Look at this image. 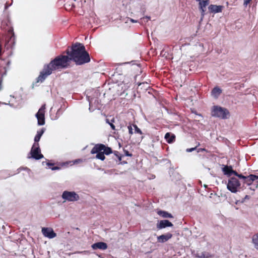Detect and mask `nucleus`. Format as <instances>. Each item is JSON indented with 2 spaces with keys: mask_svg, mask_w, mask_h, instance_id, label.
Wrapping results in <instances>:
<instances>
[{
  "mask_svg": "<svg viewBox=\"0 0 258 258\" xmlns=\"http://www.w3.org/2000/svg\"><path fill=\"white\" fill-rule=\"evenodd\" d=\"M197 256L201 258H208L209 257V254L208 253L202 252L199 254Z\"/></svg>",
  "mask_w": 258,
  "mask_h": 258,
  "instance_id": "obj_26",
  "label": "nucleus"
},
{
  "mask_svg": "<svg viewBox=\"0 0 258 258\" xmlns=\"http://www.w3.org/2000/svg\"><path fill=\"white\" fill-rule=\"evenodd\" d=\"M240 186V183L238 180L235 177H231L228 180L227 187L232 192L236 193L238 191Z\"/></svg>",
  "mask_w": 258,
  "mask_h": 258,
  "instance_id": "obj_6",
  "label": "nucleus"
},
{
  "mask_svg": "<svg viewBox=\"0 0 258 258\" xmlns=\"http://www.w3.org/2000/svg\"><path fill=\"white\" fill-rule=\"evenodd\" d=\"M88 101L89 102V105H90L89 110H91V104L93 103V99H90V98L88 97Z\"/></svg>",
  "mask_w": 258,
  "mask_h": 258,
  "instance_id": "obj_33",
  "label": "nucleus"
},
{
  "mask_svg": "<svg viewBox=\"0 0 258 258\" xmlns=\"http://www.w3.org/2000/svg\"><path fill=\"white\" fill-rule=\"evenodd\" d=\"M42 233L45 237L50 239L54 238L56 236V233L51 228H42Z\"/></svg>",
  "mask_w": 258,
  "mask_h": 258,
  "instance_id": "obj_11",
  "label": "nucleus"
},
{
  "mask_svg": "<svg viewBox=\"0 0 258 258\" xmlns=\"http://www.w3.org/2000/svg\"><path fill=\"white\" fill-rule=\"evenodd\" d=\"M61 198L64 202H76L80 199L79 196L75 191H64L61 195Z\"/></svg>",
  "mask_w": 258,
  "mask_h": 258,
  "instance_id": "obj_5",
  "label": "nucleus"
},
{
  "mask_svg": "<svg viewBox=\"0 0 258 258\" xmlns=\"http://www.w3.org/2000/svg\"><path fill=\"white\" fill-rule=\"evenodd\" d=\"M172 237L170 233H167L157 237V241L160 243H164L169 240Z\"/></svg>",
  "mask_w": 258,
  "mask_h": 258,
  "instance_id": "obj_13",
  "label": "nucleus"
},
{
  "mask_svg": "<svg viewBox=\"0 0 258 258\" xmlns=\"http://www.w3.org/2000/svg\"><path fill=\"white\" fill-rule=\"evenodd\" d=\"M133 125H128V127H127L128 130V132H129V134H131V135H132L133 134Z\"/></svg>",
  "mask_w": 258,
  "mask_h": 258,
  "instance_id": "obj_30",
  "label": "nucleus"
},
{
  "mask_svg": "<svg viewBox=\"0 0 258 258\" xmlns=\"http://www.w3.org/2000/svg\"><path fill=\"white\" fill-rule=\"evenodd\" d=\"M196 1L199 3V9L201 11V16H202L201 20L202 21L204 16L205 15L206 7L209 4V0H196Z\"/></svg>",
  "mask_w": 258,
  "mask_h": 258,
  "instance_id": "obj_10",
  "label": "nucleus"
},
{
  "mask_svg": "<svg viewBox=\"0 0 258 258\" xmlns=\"http://www.w3.org/2000/svg\"><path fill=\"white\" fill-rule=\"evenodd\" d=\"M196 149V147L195 148H188L186 150V151L187 152H191L195 150Z\"/></svg>",
  "mask_w": 258,
  "mask_h": 258,
  "instance_id": "obj_32",
  "label": "nucleus"
},
{
  "mask_svg": "<svg viewBox=\"0 0 258 258\" xmlns=\"http://www.w3.org/2000/svg\"><path fill=\"white\" fill-rule=\"evenodd\" d=\"M96 154H97L96 156V158L100 159L102 161L105 159L104 154L102 151H99L98 152H97Z\"/></svg>",
  "mask_w": 258,
  "mask_h": 258,
  "instance_id": "obj_24",
  "label": "nucleus"
},
{
  "mask_svg": "<svg viewBox=\"0 0 258 258\" xmlns=\"http://www.w3.org/2000/svg\"><path fill=\"white\" fill-rule=\"evenodd\" d=\"M29 154L30 156L28 155V158H31L35 160H39L43 157V155L41 153L39 144L36 143L33 144Z\"/></svg>",
  "mask_w": 258,
  "mask_h": 258,
  "instance_id": "obj_4",
  "label": "nucleus"
},
{
  "mask_svg": "<svg viewBox=\"0 0 258 258\" xmlns=\"http://www.w3.org/2000/svg\"><path fill=\"white\" fill-rule=\"evenodd\" d=\"M145 18L147 19L148 20L149 19V17H146Z\"/></svg>",
  "mask_w": 258,
  "mask_h": 258,
  "instance_id": "obj_43",
  "label": "nucleus"
},
{
  "mask_svg": "<svg viewBox=\"0 0 258 258\" xmlns=\"http://www.w3.org/2000/svg\"><path fill=\"white\" fill-rule=\"evenodd\" d=\"M223 8L222 6L211 5L209 6L208 9L210 13L216 14L221 12Z\"/></svg>",
  "mask_w": 258,
  "mask_h": 258,
  "instance_id": "obj_14",
  "label": "nucleus"
},
{
  "mask_svg": "<svg viewBox=\"0 0 258 258\" xmlns=\"http://www.w3.org/2000/svg\"><path fill=\"white\" fill-rule=\"evenodd\" d=\"M157 214L159 215H160V216H161L162 217L164 218H173V216L170 213H169L168 212H167L166 211L160 210L157 212Z\"/></svg>",
  "mask_w": 258,
  "mask_h": 258,
  "instance_id": "obj_20",
  "label": "nucleus"
},
{
  "mask_svg": "<svg viewBox=\"0 0 258 258\" xmlns=\"http://www.w3.org/2000/svg\"><path fill=\"white\" fill-rule=\"evenodd\" d=\"M7 70L5 67L0 66V79L6 74Z\"/></svg>",
  "mask_w": 258,
  "mask_h": 258,
  "instance_id": "obj_23",
  "label": "nucleus"
},
{
  "mask_svg": "<svg viewBox=\"0 0 258 258\" xmlns=\"http://www.w3.org/2000/svg\"><path fill=\"white\" fill-rule=\"evenodd\" d=\"M49 168H51V170H58L59 169V167H57V166H55V167H54L52 168H51L50 167H49Z\"/></svg>",
  "mask_w": 258,
  "mask_h": 258,
  "instance_id": "obj_37",
  "label": "nucleus"
},
{
  "mask_svg": "<svg viewBox=\"0 0 258 258\" xmlns=\"http://www.w3.org/2000/svg\"><path fill=\"white\" fill-rule=\"evenodd\" d=\"M41 138V137L38 136L36 135L34 138V142L35 143H38V142L39 141L40 139Z\"/></svg>",
  "mask_w": 258,
  "mask_h": 258,
  "instance_id": "obj_31",
  "label": "nucleus"
},
{
  "mask_svg": "<svg viewBox=\"0 0 258 258\" xmlns=\"http://www.w3.org/2000/svg\"><path fill=\"white\" fill-rule=\"evenodd\" d=\"M172 226H173L172 223L167 220H161L157 224V228L158 229H162L167 227Z\"/></svg>",
  "mask_w": 258,
  "mask_h": 258,
  "instance_id": "obj_12",
  "label": "nucleus"
},
{
  "mask_svg": "<svg viewBox=\"0 0 258 258\" xmlns=\"http://www.w3.org/2000/svg\"><path fill=\"white\" fill-rule=\"evenodd\" d=\"M222 170L225 174L227 175L228 176H230L232 174H234V172H235V171H234L232 169V168L231 166H224Z\"/></svg>",
  "mask_w": 258,
  "mask_h": 258,
  "instance_id": "obj_18",
  "label": "nucleus"
},
{
  "mask_svg": "<svg viewBox=\"0 0 258 258\" xmlns=\"http://www.w3.org/2000/svg\"><path fill=\"white\" fill-rule=\"evenodd\" d=\"M47 165L48 166H50L51 165H52L53 164H50V163H47Z\"/></svg>",
  "mask_w": 258,
  "mask_h": 258,
  "instance_id": "obj_39",
  "label": "nucleus"
},
{
  "mask_svg": "<svg viewBox=\"0 0 258 258\" xmlns=\"http://www.w3.org/2000/svg\"><path fill=\"white\" fill-rule=\"evenodd\" d=\"M258 179V176L251 174L248 176H246L245 179V182L250 185L251 184L252 181H254L256 179Z\"/></svg>",
  "mask_w": 258,
  "mask_h": 258,
  "instance_id": "obj_17",
  "label": "nucleus"
},
{
  "mask_svg": "<svg viewBox=\"0 0 258 258\" xmlns=\"http://www.w3.org/2000/svg\"><path fill=\"white\" fill-rule=\"evenodd\" d=\"M1 89H2V85H1V84H0V90H1Z\"/></svg>",
  "mask_w": 258,
  "mask_h": 258,
  "instance_id": "obj_42",
  "label": "nucleus"
},
{
  "mask_svg": "<svg viewBox=\"0 0 258 258\" xmlns=\"http://www.w3.org/2000/svg\"><path fill=\"white\" fill-rule=\"evenodd\" d=\"M221 93L222 90L220 88L216 87L213 89L211 92V95L213 97L217 98L221 94Z\"/></svg>",
  "mask_w": 258,
  "mask_h": 258,
  "instance_id": "obj_19",
  "label": "nucleus"
},
{
  "mask_svg": "<svg viewBox=\"0 0 258 258\" xmlns=\"http://www.w3.org/2000/svg\"><path fill=\"white\" fill-rule=\"evenodd\" d=\"M92 247L93 249H100L102 250H105L107 249V245L106 243L103 242H99L95 243L92 245Z\"/></svg>",
  "mask_w": 258,
  "mask_h": 258,
  "instance_id": "obj_15",
  "label": "nucleus"
},
{
  "mask_svg": "<svg viewBox=\"0 0 258 258\" xmlns=\"http://www.w3.org/2000/svg\"><path fill=\"white\" fill-rule=\"evenodd\" d=\"M128 20H129L131 22H133V23H137V22H139L138 21H137V20H134V19H132V18H129V19H128Z\"/></svg>",
  "mask_w": 258,
  "mask_h": 258,
  "instance_id": "obj_35",
  "label": "nucleus"
},
{
  "mask_svg": "<svg viewBox=\"0 0 258 258\" xmlns=\"http://www.w3.org/2000/svg\"><path fill=\"white\" fill-rule=\"evenodd\" d=\"M258 186V185H256V186H251L250 187V189L252 190H254L255 188H256Z\"/></svg>",
  "mask_w": 258,
  "mask_h": 258,
  "instance_id": "obj_36",
  "label": "nucleus"
},
{
  "mask_svg": "<svg viewBox=\"0 0 258 258\" xmlns=\"http://www.w3.org/2000/svg\"><path fill=\"white\" fill-rule=\"evenodd\" d=\"M133 127L135 129V133H138V134H139L140 135L142 134V132L141 130L139 128H138V127L137 126V125L133 124Z\"/></svg>",
  "mask_w": 258,
  "mask_h": 258,
  "instance_id": "obj_25",
  "label": "nucleus"
},
{
  "mask_svg": "<svg viewBox=\"0 0 258 258\" xmlns=\"http://www.w3.org/2000/svg\"><path fill=\"white\" fill-rule=\"evenodd\" d=\"M86 2L85 0H80V1H77L75 0V3L73 4V7H78L79 8H81L83 7V4Z\"/></svg>",
  "mask_w": 258,
  "mask_h": 258,
  "instance_id": "obj_22",
  "label": "nucleus"
},
{
  "mask_svg": "<svg viewBox=\"0 0 258 258\" xmlns=\"http://www.w3.org/2000/svg\"><path fill=\"white\" fill-rule=\"evenodd\" d=\"M15 39L13 29L12 28H10L8 30L6 37V46L7 48L9 47L12 48L15 45Z\"/></svg>",
  "mask_w": 258,
  "mask_h": 258,
  "instance_id": "obj_7",
  "label": "nucleus"
},
{
  "mask_svg": "<svg viewBox=\"0 0 258 258\" xmlns=\"http://www.w3.org/2000/svg\"><path fill=\"white\" fill-rule=\"evenodd\" d=\"M45 131V128H42L40 130L38 131L37 132V134L38 136L41 137L42 135L43 134Z\"/></svg>",
  "mask_w": 258,
  "mask_h": 258,
  "instance_id": "obj_28",
  "label": "nucleus"
},
{
  "mask_svg": "<svg viewBox=\"0 0 258 258\" xmlns=\"http://www.w3.org/2000/svg\"><path fill=\"white\" fill-rule=\"evenodd\" d=\"M118 159H119V161H120V160H121V157H118Z\"/></svg>",
  "mask_w": 258,
  "mask_h": 258,
  "instance_id": "obj_40",
  "label": "nucleus"
},
{
  "mask_svg": "<svg viewBox=\"0 0 258 258\" xmlns=\"http://www.w3.org/2000/svg\"><path fill=\"white\" fill-rule=\"evenodd\" d=\"M82 162V160L81 159H77V160H75L73 161V163L74 164H77V163H80Z\"/></svg>",
  "mask_w": 258,
  "mask_h": 258,
  "instance_id": "obj_34",
  "label": "nucleus"
},
{
  "mask_svg": "<svg viewBox=\"0 0 258 258\" xmlns=\"http://www.w3.org/2000/svg\"><path fill=\"white\" fill-rule=\"evenodd\" d=\"M45 105H43L39 109L37 113L36 114V117L37 119L38 124L39 125H42L45 124Z\"/></svg>",
  "mask_w": 258,
  "mask_h": 258,
  "instance_id": "obj_9",
  "label": "nucleus"
},
{
  "mask_svg": "<svg viewBox=\"0 0 258 258\" xmlns=\"http://www.w3.org/2000/svg\"><path fill=\"white\" fill-rule=\"evenodd\" d=\"M229 114V111L227 109L218 106H214L212 112L213 116L221 118H228Z\"/></svg>",
  "mask_w": 258,
  "mask_h": 258,
  "instance_id": "obj_3",
  "label": "nucleus"
},
{
  "mask_svg": "<svg viewBox=\"0 0 258 258\" xmlns=\"http://www.w3.org/2000/svg\"><path fill=\"white\" fill-rule=\"evenodd\" d=\"M7 104V103H2V102H0V104Z\"/></svg>",
  "mask_w": 258,
  "mask_h": 258,
  "instance_id": "obj_41",
  "label": "nucleus"
},
{
  "mask_svg": "<svg viewBox=\"0 0 258 258\" xmlns=\"http://www.w3.org/2000/svg\"><path fill=\"white\" fill-rule=\"evenodd\" d=\"M99 151H102L104 154L109 155L111 153V149L110 148L106 147L103 144H97L92 148L91 153L94 154Z\"/></svg>",
  "mask_w": 258,
  "mask_h": 258,
  "instance_id": "obj_8",
  "label": "nucleus"
},
{
  "mask_svg": "<svg viewBox=\"0 0 258 258\" xmlns=\"http://www.w3.org/2000/svg\"><path fill=\"white\" fill-rule=\"evenodd\" d=\"M70 58L66 55H61L56 57L48 64L44 66L43 71L37 78V82H42L48 76L52 73L53 70L68 68L70 65Z\"/></svg>",
  "mask_w": 258,
  "mask_h": 258,
  "instance_id": "obj_1",
  "label": "nucleus"
},
{
  "mask_svg": "<svg viewBox=\"0 0 258 258\" xmlns=\"http://www.w3.org/2000/svg\"><path fill=\"white\" fill-rule=\"evenodd\" d=\"M67 53L69 55L70 60H74L78 65H81L90 61L89 53L85 50V46L81 43L73 45L72 50H68Z\"/></svg>",
  "mask_w": 258,
  "mask_h": 258,
  "instance_id": "obj_2",
  "label": "nucleus"
},
{
  "mask_svg": "<svg viewBox=\"0 0 258 258\" xmlns=\"http://www.w3.org/2000/svg\"><path fill=\"white\" fill-rule=\"evenodd\" d=\"M113 121H114L113 119L111 120V122H109L108 119H106V122L110 125V127H111V128L113 130H114L115 129V125L112 123V122H113Z\"/></svg>",
  "mask_w": 258,
  "mask_h": 258,
  "instance_id": "obj_27",
  "label": "nucleus"
},
{
  "mask_svg": "<svg viewBox=\"0 0 258 258\" xmlns=\"http://www.w3.org/2000/svg\"><path fill=\"white\" fill-rule=\"evenodd\" d=\"M125 155L126 156H132V154H130L129 152L127 151H125Z\"/></svg>",
  "mask_w": 258,
  "mask_h": 258,
  "instance_id": "obj_38",
  "label": "nucleus"
},
{
  "mask_svg": "<svg viewBox=\"0 0 258 258\" xmlns=\"http://www.w3.org/2000/svg\"><path fill=\"white\" fill-rule=\"evenodd\" d=\"M164 138L168 143L171 144L174 142L175 136L170 133H167Z\"/></svg>",
  "mask_w": 258,
  "mask_h": 258,
  "instance_id": "obj_16",
  "label": "nucleus"
},
{
  "mask_svg": "<svg viewBox=\"0 0 258 258\" xmlns=\"http://www.w3.org/2000/svg\"><path fill=\"white\" fill-rule=\"evenodd\" d=\"M234 175L238 176L239 178L245 179L246 176H243L242 174H238L236 171L234 172Z\"/></svg>",
  "mask_w": 258,
  "mask_h": 258,
  "instance_id": "obj_29",
  "label": "nucleus"
},
{
  "mask_svg": "<svg viewBox=\"0 0 258 258\" xmlns=\"http://www.w3.org/2000/svg\"><path fill=\"white\" fill-rule=\"evenodd\" d=\"M252 243L254 244V247L258 249V233L252 236Z\"/></svg>",
  "mask_w": 258,
  "mask_h": 258,
  "instance_id": "obj_21",
  "label": "nucleus"
},
{
  "mask_svg": "<svg viewBox=\"0 0 258 258\" xmlns=\"http://www.w3.org/2000/svg\"><path fill=\"white\" fill-rule=\"evenodd\" d=\"M245 198H246V199H247V198H248V196H246Z\"/></svg>",
  "mask_w": 258,
  "mask_h": 258,
  "instance_id": "obj_44",
  "label": "nucleus"
}]
</instances>
